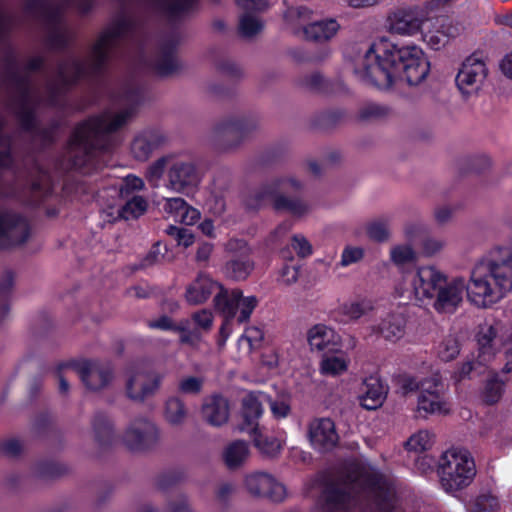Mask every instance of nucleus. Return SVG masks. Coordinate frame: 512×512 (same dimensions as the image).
I'll return each mask as SVG.
<instances>
[{"label":"nucleus","mask_w":512,"mask_h":512,"mask_svg":"<svg viewBox=\"0 0 512 512\" xmlns=\"http://www.w3.org/2000/svg\"><path fill=\"white\" fill-rule=\"evenodd\" d=\"M497 336V329L492 326L481 327L476 338L479 346V359L489 360L494 355L493 341Z\"/></svg>","instance_id":"obj_40"},{"label":"nucleus","mask_w":512,"mask_h":512,"mask_svg":"<svg viewBox=\"0 0 512 512\" xmlns=\"http://www.w3.org/2000/svg\"><path fill=\"white\" fill-rule=\"evenodd\" d=\"M17 105L16 117L22 131H31L36 126V108L31 105V86L17 92Z\"/></svg>","instance_id":"obj_30"},{"label":"nucleus","mask_w":512,"mask_h":512,"mask_svg":"<svg viewBox=\"0 0 512 512\" xmlns=\"http://www.w3.org/2000/svg\"><path fill=\"white\" fill-rule=\"evenodd\" d=\"M169 19L178 20L197 10L200 0H151Z\"/></svg>","instance_id":"obj_32"},{"label":"nucleus","mask_w":512,"mask_h":512,"mask_svg":"<svg viewBox=\"0 0 512 512\" xmlns=\"http://www.w3.org/2000/svg\"><path fill=\"white\" fill-rule=\"evenodd\" d=\"M286 192H280L278 197L275 199L274 210L276 211H285L289 212L294 216H302L304 215L309 207L308 205L296 198H289L285 196Z\"/></svg>","instance_id":"obj_42"},{"label":"nucleus","mask_w":512,"mask_h":512,"mask_svg":"<svg viewBox=\"0 0 512 512\" xmlns=\"http://www.w3.org/2000/svg\"><path fill=\"white\" fill-rule=\"evenodd\" d=\"M467 297L477 307L487 308L500 301L512 289V251L508 247H496L490 254L476 263L468 284L455 278L438 288L432 299L438 313H454Z\"/></svg>","instance_id":"obj_1"},{"label":"nucleus","mask_w":512,"mask_h":512,"mask_svg":"<svg viewBox=\"0 0 512 512\" xmlns=\"http://www.w3.org/2000/svg\"><path fill=\"white\" fill-rule=\"evenodd\" d=\"M110 26L120 39L135 29V21L123 13L117 17Z\"/></svg>","instance_id":"obj_62"},{"label":"nucleus","mask_w":512,"mask_h":512,"mask_svg":"<svg viewBox=\"0 0 512 512\" xmlns=\"http://www.w3.org/2000/svg\"><path fill=\"white\" fill-rule=\"evenodd\" d=\"M455 0H427L422 7L418 8L424 21L435 18L436 23L443 17H447L442 13L446 12Z\"/></svg>","instance_id":"obj_43"},{"label":"nucleus","mask_w":512,"mask_h":512,"mask_svg":"<svg viewBox=\"0 0 512 512\" xmlns=\"http://www.w3.org/2000/svg\"><path fill=\"white\" fill-rule=\"evenodd\" d=\"M342 487L359 486L373 494L374 502L379 509L386 508L390 503V490L383 476L367 471L361 464L351 462L345 467V474L338 479Z\"/></svg>","instance_id":"obj_5"},{"label":"nucleus","mask_w":512,"mask_h":512,"mask_svg":"<svg viewBox=\"0 0 512 512\" xmlns=\"http://www.w3.org/2000/svg\"><path fill=\"white\" fill-rule=\"evenodd\" d=\"M438 476L445 492L461 491L468 487L476 476L475 462L467 451H445L440 456Z\"/></svg>","instance_id":"obj_4"},{"label":"nucleus","mask_w":512,"mask_h":512,"mask_svg":"<svg viewBox=\"0 0 512 512\" xmlns=\"http://www.w3.org/2000/svg\"><path fill=\"white\" fill-rule=\"evenodd\" d=\"M366 232L368 237L376 242H384L389 236L387 224L382 220L370 222L366 227Z\"/></svg>","instance_id":"obj_60"},{"label":"nucleus","mask_w":512,"mask_h":512,"mask_svg":"<svg viewBox=\"0 0 512 512\" xmlns=\"http://www.w3.org/2000/svg\"><path fill=\"white\" fill-rule=\"evenodd\" d=\"M40 17L44 20L49 30L61 28L63 13L58 5L50 2Z\"/></svg>","instance_id":"obj_56"},{"label":"nucleus","mask_w":512,"mask_h":512,"mask_svg":"<svg viewBox=\"0 0 512 512\" xmlns=\"http://www.w3.org/2000/svg\"><path fill=\"white\" fill-rule=\"evenodd\" d=\"M226 251L230 255L221 268L223 275L237 282L246 280L255 268L248 243L243 239H231L226 244Z\"/></svg>","instance_id":"obj_8"},{"label":"nucleus","mask_w":512,"mask_h":512,"mask_svg":"<svg viewBox=\"0 0 512 512\" xmlns=\"http://www.w3.org/2000/svg\"><path fill=\"white\" fill-rule=\"evenodd\" d=\"M148 204L144 197L133 196L119 210V217L124 220L137 219L147 210Z\"/></svg>","instance_id":"obj_46"},{"label":"nucleus","mask_w":512,"mask_h":512,"mask_svg":"<svg viewBox=\"0 0 512 512\" xmlns=\"http://www.w3.org/2000/svg\"><path fill=\"white\" fill-rule=\"evenodd\" d=\"M499 508L498 498L491 494H481L469 503V512H496Z\"/></svg>","instance_id":"obj_53"},{"label":"nucleus","mask_w":512,"mask_h":512,"mask_svg":"<svg viewBox=\"0 0 512 512\" xmlns=\"http://www.w3.org/2000/svg\"><path fill=\"white\" fill-rule=\"evenodd\" d=\"M342 487L359 486L373 494L374 502L379 509L386 508L390 503V490L383 476L367 471L361 464L351 462L345 467V474L338 479Z\"/></svg>","instance_id":"obj_6"},{"label":"nucleus","mask_w":512,"mask_h":512,"mask_svg":"<svg viewBox=\"0 0 512 512\" xmlns=\"http://www.w3.org/2000/svg\"><path fill=\"white\" fill-rule=\"evenodd\" d=\"M446 279L447 276L433 266L419 267L412 283L416 298L432 300Z\"/></svg>","instance_id":"obj_18"},{"label":"nucleus","mask_w":512,"mask_h":512,"mask_svg":"<svg viewBox=\"0 0 512 512\" xmlns=\"http://www.w3.org/2000/svg\"><path fill=\"white\" fill-rule=\"evenodd\" d=\"M407 320L401 313H391L387 315L377 325L375 332L380 334L385 340L395 343L405 334Z\"/></svg>","instance_id":"obj_31"},{"label":"nucleus","mask_w":512,"mask_h":512,"mask_svg":"<svg viewBox=\"0 0 512 512\" xmlns=\"http://www.w3.org/2000/svg\"><path fill=\"white\" fill-rule=\"evenodd\" d=\"M467 168L462 172H474L477 174L483 173L491 166V160L486 155H478L466 159Z\"/></svg>","instance_id":"obj_63"},{"label":"nucleus","mask_w":512,"mask_h":512,"mask_svg":"<svg viewBox=\"0 0 512 512\" xmlns=\"http://www.w3.org/2000/svg\"><path fill=\"white\" fill-rule=\"evenodd\" d=\"M425 21L418 9H398L388 16L391 32L399 35H414L422 30Z\"/></svg>","instance_id":"obj_21"},{"label":"nucleus","mask_w":512,"mask_h":512,"mask_svg":"<svg viewBox=\"0 0 512 512\" xmlns=\"http://www.w3.org/2000/svg\"><path fill=\"white\" fill-rule=\"evenodd\" d=\"M30 225L21 214L4 211L0 213V249L7 250L27 242Z\"/></svg>","instance_id":"obj_11"},{"label":"nucleus","mask_w":512,"mask_h":512,"mask_svg":"<svg viewBox=\"0 0 512 512\" xmlns=\"http://www.w3.org/2000/svg\"><path fill=\"white\" fill-rule=\"evenodd\" d=\"M204 380L196 376H187L178 383V391L185 395H198L201 393Z\"/></svg>","instance_id":"obj_57"},{"label":"nucleus","mask_w":512,"mask_h":512,"mask_svg":"<svg viewBox=\"0 0 512 512\" xmlns=\"http://www.w3.org/2000/svg\"><path fill=\"white\" fill-rule=\"evenodd\" d=\"M366 390L360 397L361 406L367 410H374L381 406L385 396L383 386L377 379H370L365 382Z\"/></svg>","instance_id":"obj_38"},{"label":"nucleus","mask_w":512,"mask_h":512,"mask_svg":"<svg viewBox=\"0 0 512 512\" xmlns=\"http://www.w3.org/2000/svg\"><path fill=\"white\" fill-rule=\"evenodd\" d=\"M183 477L184 473L180 470H170L164 472L158 476L157 487L161 491H167L179 483Z\"/></svg>","instance_id":"obj_61"},{"label":"nucleus","mask_w":512,"mask_h":512,"mask_svg":"<svg viewBox=\"0 0 512 512\" xmlns=\"http://www.w3.org/2000/svg\"><path fill=\"white\" fill-rule=\"evenodd\" d=\"M159 431L154 423L145 419H135L123 436V442L132 452L151 449L158 441Z\"/></svg>","instance_id":"obj_14"},{"label":"nucleus","mask_w":512,"mask_h":512,"mask_svg":"<svg viewBox=\"0 0 512 512\" xmlns=\"http://www.w3.org/2000/svg\"><path fill=\"white\" fill-rule=\"evenodd\" d=\"M3 83L12 87L16 92L31 86L30 77L26 74H21L19 71H10L2 76Z\"/></svg>","instance_id":"obj_58"},{"label":"nucleus","mask_w":512,"mask_h":512,"mask_svg":"<svg viewBox=\"0 0 512 512\" xmlns=\"http://www.w3.org/2000/svg\"><path fill=\"white\" fill-rule=\"evenodd\" d=\"M47 47L52 51L62 52L69 48L71 40L62 28L49 30L45 39Z\"/></svg>","instance_id":"obj_52"},{"label":"nucleus","mask_w":512,"mask_h":512,"mask_svg":"<svg viewBox=\"0 0 512 512\" xmlns=\"http://www.w3.org/2000/svg\"><path fill=\"white\" fill-rule=\"evenodd\" d=\"M460 28L458 25L453 24L450 17H443L435 23V30L423 33V39L427 45L438 51L443 48L451 38L459 35Z\"/></svg>","instance_id":"obj_26"},{"label":"nucleus","mask_w":512,"mask_h":512,"mask_svg":"<svg viewBox=\"0 0 512 512\" xmlns=\"http://www.w3.org/2000/svg\"><path fill=\"white\" fill-rule=\"evenodd\" d=\"M112 46H108L102 42L96 41L92 47L93 61L90 65L91 72L94 75L102 74L110 61V49Z\"/></svg>","instance_id":"obj_44"},{"label":"nucleus","mask_w":512,"mask_h":512,"mask_svg":"<svg viewBox=\"0 0 512 512\" xmlns=\"http://www.w3.org/2000/svg\"><path fill=\"white\" fill-rule=\"evenodd\" d=\"M236 3L241 9L247 12H262L268 8V2L266 0H236ZM262 28V22L250 13H245L240 17L239 34L242 37H253L257 35L262 30Z\"/></svg>","instance_id":"obj_23"},{"label":"nucleus","mask_w":512,"mask_h":512,"mask_svg":"<svg viewBox=\"0 0 512 512\" xmlns=\"http://www.w3.org/2000/svg\"><path fill=\"white\" fill-rule=\"evenodd\" d=\"M302 188L300 181L294 178H277L261 185L246 197L245 206L248 210H259L267 205L274 208L275 199L280 192H297Z\"/></svg>","instance_id":"obj_10"},{"label":"nucleus","mask_w":512,"mask_h":512,"mask_svg":"<svg viewBox=\"0 0 512 512\" xmlns=\"http://www.w3.org/2000/svg\"><path fill=\"white\" fill-rule=\"evenodd\" d=\"M321 484L325 505L331 510H345L354 500L352 491L342 487L340 482L334 478L326 477Z\"/></svg>","instance_id":"obj_24"},{"label":"nucleus","mask_w":512,"mask_h":512,"mask_svg":"<svg viewBox=\"0 0 512 512\" xmlns=\"http://www.w3.org/2000/svg\"><path fill=\"white\" fill-rule=\"evenodd\" d=\"M229 401L221 394H212L204 399L202 415L206 422L219 427L229 419Z\"/></svg>","instance_id":"obj_25"},{"label":"nucleus","mask_w":512,"mask_h":512,"mask_svg":"<svg viewBox=\"0 0 512 512\" xmlns=\"http://www.w3.org/2000/svg\"><path fill=\"white\" fill-rule=\"evenodd\" d=\"M213 302L215 309L224 318L236 319L239 324L248 322L258 305L256 296L244 297L241 289H227L222 284H220Z\"/></svg>","instance_id":"obj_7"},{"label":"nucleus","mask_w":512,"mask_h":512,"mask_svg":"<svg viewBox=\"0 0 512 512\" xmlns=\"http://www.w3.org/2000/svg\"><path fill=\"white\" fill-rule=\"evenodd\" d=\"M487 74L486 63L477 53H473L463 61L455 82L462 95L468 97L479 90Z\"/></svg>","instance_id":"obj_12"},{"label":"nucleus","mask_w":512,"mask_h":512,"mask_svg":"<svg viewBox=\"0 0 512 512\" xmlns=\"http://www.w3.org/2000/svg\"><path fill=\"white\" fill-rule=\"evenodd\" d=\"M163 379L164 375L156 371H137L127 380V397L134 401L143 402L159 390Z\"/></svg>","instance_id":"obj_15"},{"label":"nucleus","mask_w":512,"mask_h":512,"mask_svg":"<svg viewBox=\"0 0 512 512\" xmlns=\"http://www.w3.org/2000/svg\"><path fill=\"white\" fill-rule=\"evenodd\" d=\"M71 66L73 68V73L71 75L67 74L66 64L64 62L59 64L57 70V76L60 79L61 84L66 88L77 85L80 80L88 75H94L91 72L90 66L87 67L81 60L73 59L71 61Z\"/></svg>","instance_id":"obj_36"},{"label":"nucleus","mask_w":512,"mask_h":512,"mask_svg":"<svg viewBox=\"0 0 512 512\" xmlns=\"http://www.w3.org/2000/svg\"><path fill=\"white\" fill-rule=\"evenodd\" d=\"M391 259L396 265H403L415 260V252L410 246H396L391 251Z\"/></svg>","instance_id":"obj_64"},{"label":"nucleus","mask_w":512,"mask_h":512,"mask_svg":"<svg viewBox=\"0 0 512 512\" xmlns=\"http://www.w3.org/2000/svg\"><path fill=\"white\" fill-rule=\"evenodd\" d=\"M219 286L220 283L214 281L208 275L200 273L196 279L187 286L185 299L190 305L203 304L219 289Z\"/></svg>","instance_id":"obj_28"},{"label":"nucleus","mask_w":512,"mask_h":512,"mask_svg":"<svg viewBox=\"0 0 512 512\" xmlns=\"http://www.w3.org/2000/svg\"><path fill=\"white\" fill-rule=\"evenodd\" d=\"M429 72L430 62L420 47L386 38L372 43L354 66V74L362 83L380 90L391 88L398 80L416 86Z\"/></svg>","instance_id":"obj_2"},{"label":"nucleus","mask_w":512,"mask_h":512,"mask_svg":"<svg viewBox=\"0 0 512 512\" xmlns=\"http://www.w3.org/2000/svg\"><path fill=\"white\" fill-rule=\"evenodd\" d=\"M124 99L132 105L121 110L109 120L106 114L93 115L79 122L72 131L67 146L70 150H79L80 155L72 157V166L76 169L86 168L97 150H105L100 141L107 135L117 132L130 118L133 117L142 99L139 88H130L125 91Z\"/></svg>","instance_id":"obj_3"},{"label":"nucleus","mask_w":512,"mask_h":512,"mask_svg":"<svg viewBox=\"0 0 512 512\" xmlns=\"http://www.w3.org/2000/svg\"><path fill=\"white\" fill-rule=\"evenodd\" d=\"M389 108L385 105L371 103L360 109L358 118L362 121L381 119L388 115Z\"/></svg>","instance_id":"obj_59"},{"label":"nucleus","mask_w":512,"mask_h":512,"mask_svg":"<svg viewBox=\"0 0 512 512\" xmlns=\"http://www.w3.org/2000/svg\"><path fill=\"white\" fill-rule=\"evenodd\" d=\"M304 87L313 92L328 93L330 92V83L320 73L315 72L305 76L301 83Z\"/></svg>","instance_id":"obj_55"},{"label":"nucleus","mask_w":512,"mask_h":512,"mask_svg":"<svg viewBox=\"0 0 512 512\" xmlns=\"http://www.w3.org/2000/svg\"><path fill=\"white\" fill-rule=\"evenodd\" d=\"M444 390V383L437 375L422 380L420 382L418 410H423L430 414L449 413L450 409L445 400Z\"/></svg>","instance_id":"obj_13"},{"label":"nucleus","mask_w":512,"mask_h":512,"mask_svg":"<svg viewBox=\"0 0 512 512\" xmlns=\"http://www.w3.org/2000/svg\"><path fill=\"white\" fill-rule=\"evenodd\" d=\"M68 364L80 377L88 390L98 391L106 387L113 378L111 362L99 360H70Z\"/></svg>","instance_id":"obj_9"},{"label":"nucleus","mask_w":512,"mask_h":512,"mask_svg":"<svg viewBox=\"0 0 512 512\" xmlns=\"http://www.w3.org/2000/svg\"><path fill=\"white\" fill-rule=\"evenodd\" d=\"M505 382L500 380L497 375L488 379L485 383L482 393L483 401L488 405L496 404L502 397Z\"/></svg>","instance_id":"obj_47"},{"label":"nucleus","mask_w":512,"mask_h":512,"mask_svg":"<svg viewBox=\"0 0 512 512\" xmlns=\"http://www.w3.org/2000/svg\"><path fill=\"white\" fill-rule=\"evenodd\" d=\"M95 441L101 448L113 445L116 440L111 420L103 412H97L92 421Z\"/></svg>","instance_id":"obj_34"},{"label":"nucleus","mask_w":512,"mask_h":512,"mask_svg":"<svg viewBox=\"0 0 512 512\" xmlns=\"http://www.w3.org/2000/svg\"><path fill=\"white\" fill-rule=\"evenodd\" d=\"M340 26L335 19L314 21L303 28L305 38L314 42H322L331 39Z\"/></svg>","instance_id":"obj_33"},{"label":"nucleus","mask_w":512,"mask_h":512,"mask_svg":"<svg viewBox=\"0 0 512 512\" xmlns=\"http://www.w3.org/2000/svg\"><path fill=\"white\" fill-rule=\"evenodd\" d=\"M245 485L251 495L268 498L273 502L283 501L286 495L285 486L263 472L247 476Z\"/></svg>","instance_id":"obj_16"},{"label":"nucleus","mask_w":512,"mask_h":512,"mask_svg":"<svg viewBox=\"0 0 512 512\" xmlns=\"http://www.w3.org/2000/svg\"><path fill=\"white\" fill-rule=\"evenodd\" d=\"M59 122H52L48 127H40L38 118L36 117V126L31 131H25L26 133L33 134L37 137L41 144L45 147H50L56 142V132L59 129Z\"/></svg>","instance_id":"obj_50"},{"label":"nucleus","mask_w":512,"mask_h":512,"mask_svg":"<svg viewBox=\"0 0 512 512\" xmlns=\"http://www.w3.org/2000/svg\"><path fill=\"white\" fill-rule=\"evenodd\" d=\"M257 123L253 117L229 118L215 127V132L220 137L232 140L228 148L238 146L254 129Z\"/></svg>","instance_id":"obj_20"},{"label":"nucleus","mask_w":512,"mask_h":512,"mask_svg":"<svg viewBox=\"0 0 512 512\" xmlns=\"http://www.w3.org/2000/svg\"><path fill=\"white\" fill-rule=\"evenodd\" d=\"M263 414V406L258 397L249 393L242 399L241 417L242 422L238 425L240 432H257L259 429V419Z\"/></svg>","instance_id":"obj_27"},{"label":"nucleus","mask_w":512,"mask_h":512,"mask_svg":"<svg viewBox=\"0 0 512 512\" xmlns=\"http://www.w3.org/2000/svg\"><path fill=\"white\" fill-rule=\"evenodd\" d=\"M308 436L312 447L318 452H329L336 447L339 435L330 418L315 419L309 424Z\"/></svg>","instance_id":"obj_17"},{"label":"nucleus","mask_w":512,"mask_h":512,"mask_svg":"<svg viewBox=\"0 0 512 512\" xmlns=\"http://www.w3.org/2000/svg\"><path fill=\"white\" fill-rule=\"evenodd\" d=\"M66 472V466L55 461H40L35 466L37 477L42 479L57 478L64 475Z\"/></svg>","instance_id":"obj_51"},{"label":"nucleus","mask_w":512,"mask_h":512,"mask_svg":"<svg viewBox=\"0 0 512 512\" xmlns=\"http://www.w3.org/2000/svg\"><path fill=\"white\" fill-rule=\"evenodd\" d=\"M249 435L253 440L254 446L262 455L273 458L280 453L282 444L278 438L274 436L263 435L260 432V429H258L257 432L250 433Z\"/></svg>","instance_id":"obj_39"},{"label":"nucleus","mask_w":512,"mask_h":512,"mask_svg":"<svg viewBox=\"0 0 512 512\" xmlns=\"http://www.w3.org/2000/svg\"><path fill=\"white\" fill-rule=\"evenodd\" d=\"M460 353L459 341L452 336L446 337L438 347V357L441 361L454 360Z\"/></svg>","instance_id":"obj_54"},{"label":"nucleus","mask_w":512,"mask_h":512,"mask_svg":"<svg viewBox=\"0 0 512 512\" xmlns=\"http://www.w3.org/2000/svg\"><path fill=\"white\" fill-rule=\"evenodd\" d=\"M249 455V446L243 440H236L230 443L223 453L225 465L230 470L239 468Z\"/></svg>","instance_id":"obj_37"},{"label":"nucleus","mask_w":512,"mask_h":512,"mask_svg":"<svg viewBox=\"0 0 512 512\" xmlns=\"http://www.w3.org/2000/svg\"><path fill=\"white\" fill-rule=\"evenodd\" d=\"M335 333L324 324H317L309 329L307 340L312 350L332 351Z\"/></svg>","instance_id":"obj_35"},{"label":"nucleus","mask_w":512,"mask_h":512,"mask_svg":"<svg viewBox=\"0 0 512 512\" xmlns=\"http://www.w3.org/2000/svg\"><path fill=\"white\" fill-rule=\"evenodd\" d=\"M179 39L176 34L167 36L160 44V57L155 64V71L161 77H167L176 73L180 68V62L176 57Z\"/></svg>","instance_id":"obj_22"},{"label":"nucleus","mask_w":512,"mask_h":512,"mask_svg":"<svg viewBox=\"0 0 512 512\" xmlns=\"http://www.w3.org/2000/svg\"><path fill=\"white\" fill-rule=\"evenodd\" d=\"M14 286V274L8 270L0 281V322L8 315L10 306L9 299Z\"/></svg>","instance_id":"obj_45"},{"label":"nucleus","mask_w":512,"mask_h":512,"mask_svg":"<svg viewBox=\"0 0 512 512\" xmlns=\"http://www.w3.org/2000/svg\"><path fill=\"white\" fill-rule=\"evenodd\" d=\"M348 364L343 356L326 355L321 361L320 370L323 375L336 376L345 372Z\"/></svg>","instance_id":"obj_49"},{"label":"nucleus","mask_w":512,"mask_h":512,"mask_svg":"<svg viewBox=\"0 0 512 512\" xmlns=\"http://www.w3.org/2000/svg\"><path fill=\"white\" fill-rule=\"evenodd\" d=\"M164 416L171 425H180L187 416L184 401L178 396L169 397L165 403Z\"/></svg>","instance_id":"obj_41"},{"label":"nucleus","mask_w":512,"mask_h":512,"mask_svg":"<svg viewBox=\"0 0 512 512\" xmlns=\"http://www.w3.org/2000/svg\"><path fill=\"white\" fill-rule=\"evenodd\" d=\"M168 180L173 190L188 194L197 187L200 177L192 162L177 161L169 168Z\"/></svg>","instance_id":"obj_19"},{"label":"nucleus","mask_w":512,"mask_h":512,"mask_svg":"<svg viewBox=\"0 0 512 512\" xmlns=\"http://www.w3.org/2000/svg\"><path fill=\"white\" fill-rule=\"evenodd\" d=\"M165 141L164 136L157 130H144L131 143V152L135 159L145 161L152 152Z\"/></svg>","instance_id":"obj_29"},{"label":"nucleus","mask_w":512,"mask_h":512,"mask_svg":"<svg viewBox=\"0 0 512 512\" xmlns=\"http://www.w3.org/2000/svg\"><path fill=\"white\" fill-rule=\"evenodd\" d=\"M433 435L427 430H421L413 434L405 443V448L409 452L423 453L430 449L433 444Z\"/></svg>","instance_id":"obj_48"}]
</instances>
